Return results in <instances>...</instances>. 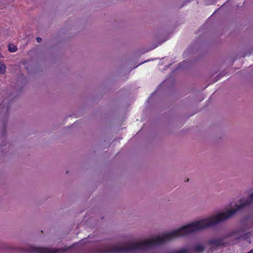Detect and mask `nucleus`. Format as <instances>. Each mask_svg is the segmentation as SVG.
<instances>
[{
    "label": "nucleus",
    "mask_w": 253,
    "mask_h": 253,
    "mask_svg": "<svg viewBox=\"0 0 253 253\" xmlns=\"http://www.w3.org/2000/svg\"><path fill=\"white\" fill-rule=\"evenodd\" d=\"M252 201H253V192L251 194L249 197L241 199L233 207L224 211L217 212L207 218L173 230L172 240L185 236L189 233L209 227L216 223L226 220L231 217L238 211L251 203Z\"/></svg>",
    "instance_id": "obj_1"
},
{
    "label": "nucleus",
    "mask_w": 253,
    "mask_h": 253,
    "mask_svg": "<svg viewBox=\"0 0 253 253\" xmlns=\"http://www.w3.org/2000/svg\"><path fill=\"white\" fill-rule=\"evenodd\" d=\"M33 252L38 253H58L60 252L59 250H55L49 248L34 247L32 248Z\"/></svg>",
    "instance_id": "obj_2"
},
{
    "label": "nucleus",
    "mask_w": 253,
    "mask_h": 253,
    "mask_svg": "<svg viewBox=\"0 0 253 253\" xmlns=\"http://www.w3.org/2000/svg\"><path fill=\"white\" fill-rule=\"evenodd\" d=\"M242 235V233L239 231H234L231 234V236L235 239L240 238Z\"/></svg>",
    "instance_id": "obj_3"
},
{
    "label": "nucleus",
    "mask_w": 253,
    "mask_h": 253,
    "mask_svg": "<svg viewBox=\"0 0 253 253\" xmlns=\"http://www.w3.org/2000/svg\"><path fill=\"white\" fill-rule=\"evenodd\" d=\"M205 247L203 244L197 245L195 248V251L198 252H201L203 251Z\"/></svg>",
    "instance_id": "obj_4"
},
{
    "label": "nucleus",
    "mask_w": 253,
    "mask_h": 253,
    "mask_svg": "<svg viewBox=\"0 0 253 253\" xmlns=\"http://www.w3.org/2000/svg\"><path fill=\"white\" fill-rule=\"evenodd\" d=\"M6 69V66L5 64L0 62V74H3L5 73Z\"/></svg>",
    "instance_id": "obj_5"
},
{
    "label": "nucleus",
    "mask_w": 253,
    "mask_h": 253,
    "mask_svg": "<svg viewBox=\"0 0 253 253\" xmlns=\"http://www.w3.org/2000/svg\"><path fill=\"white\" fill-rule=\"evenodd\" d=\"M8 50L10 52H14L17 51V48L15 45L9 44L8 46Z\"/></svg>",
    "instance_id": "obj_6"
},
{
    "label": "nucleus",
    "mask_w": 253,
    "mask_h": 253,
    "mask_svg": "<svg viewBox=\"0 0 253 253\" xmlns=\"http://www.w3.org/2000/svg\"><path fill=\"white\" fill-rule=\"evenodd\" d=\"M187 251V250L185 248H183L177 251L175 253H185Z\"/></svg>",
    "instance_id": "obj_7"
},
{
    "label": "nucleus",
    "mask_w": 253,
    "mask_h": 253,
    "mask_svg": "<svg viewBox=\"0 0 253 253\" xmlns=\"http://www.w3.org/2000/svg\"><path fill=\"white\" fill-rule=\"evenodd\" d=\"M37 41L38 42H40L42 41V39L41 38L38 37L37 38Z\"/></svg>",
    "instance_id": "obj_8"
}]
</instances>
